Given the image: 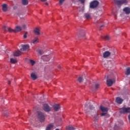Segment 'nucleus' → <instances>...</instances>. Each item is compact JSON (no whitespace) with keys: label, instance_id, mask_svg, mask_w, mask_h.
<instances>
[{"label":"nucleus","instance_id":"obj_12","mask_svg":"<svg viewBox=\"0 0 130 130\" xmlns=\"http://www.w3.org/2000/svg\"><path fill=\"white\" fill-rule=\"evenodd\" d=\"M22 28L20 26L17 25L15 27L14 29V33H18V32H20L22 31Z\"/></svg>","mask_w":130,"mask_h":130},{"label":"nucleus","instance_id":"obj_45","mask_svg":"<svg viewBox=\"0 0 130 130\" xmlns=\"http://www.w3.org/2000/svg\"><path fill=\"white\" fill-rule=\"evenodd\" d=\"M27 34H28V32H25L24 35H27Z\"/></svg>","mask_w":130,"mask_h":130},{"label":"nucleus","instance_id":"obj_37","mask_svg":"<svg viewBox=\"0 0 130 130\" xmlns=\"http://www.w3.org/2000/svg\"><path fill=\"white\" fill-rule=\"evenodd\" d=\"M26 24H23V25H22V29H26Z\"/></svg>","mask_w":130,"mask_h":130},{"label":"nucleus","instance_id":"obj_32","mask_svg":"<svg viewBox=\"0 0 130 130\" xmlns=\"http://www.w3.org/2000/svg\"><path fill=\"white\" fill-rule=\"evenodd\" d=\"M104 39H105V40H109V39H110V37L109 36H106L104 37Z\"/></svg>","mask_w":130,"mask_h":130},{"label":"nucleus","instance_id":"obj_51","mask_svg":"<svg viewBox=\"0 0 130 130\" xmlns=\"http://www.w3.org/2000/svg\"><path fill=\"white\" fill-rule=\"evenodd\" d=\"M1 49H3V48H1Z\"/></svg>","mask_w":130,"mask_h":130},{"label":"nucleus","instance_id":"obj_29","mask_svg":"<svg viewBox=\"0 0 130 130\" xmlns=\"http://www.w3.org/2000/svg\"><path fill=\"white\" fill-rule=\"evenodd\" d=\"M8 30L9 32H15V29H13L11 28V27H8Z\"/></svg>","mask_w":130,"mask_h":130},{"label":"nucleus","instance_id":"obj_2","mask_svg":"<svg viewBox=\"0 0 130 130\" xmlns=\"http://www.w3.org/2000/svg\"><path fill=\"white\" fill-rule=\"evenodd\" d=\"M120 113H122L123 114H125L127 113H130V107H123L120 109Z\"/></svg>","mask_w":130,"mask_h":130},{"label":"nucleus","instance_id":"obj_26","mask_svg":"<svg viewBox=\"0 0 130 130\" xmlns=\"http://www.w3.org/2000/svg\"><path fill=\"white\" fill-rule=\"evenodd\" d=\"M129 75H130V68L129 67L126 69L125 75L129 76Z\"/></svg>","mask_w":130,"mask_h":130},{"label":"nucleus","instance_id":"obj_38","mask_svg":"<svg viewBox=\"0 0 130 130\" xmlns=\"http://www.w3.org/2000/svg\"><path fill=\"white\" fill-rule=\"evenodd\" d=\"M3 113L5 115V116H8V112H5Z\"/></svg>","mask_w":130,"mask_h":130},{"label":"nucleus","instance_id":"obj_18","mask_svg":"<svg viewBox=\"0 0 130 130\" xmlns=\"http://www.w3.org/2000/svg\"><path fill=\"white\" fill-rule=\"evenodd\" d=\"M10 62L13 64L17 63L18 62V60L16 58L11 57L10 58Z\"/></svg>","mask_w":130,"mask_h":130},{"label":"nucleus","instance_id":"obj_23","mask_svg":"<svg viewBox=\"0 0 130 130\" xmlns=\"http://www.w3.org/2000/svg\"><path fill=\"white\" fill-rule=\"evenodd\" d=\"M100 109L103 112H106V111H108V108L103 106H101Z\"/></svg>","mask_w":130,"mask_h":130},{"label":"nucleus","instance_id":"obj_33","mask_svg":"<svg viewBox=\"0 0 130 130\" xmlns=\"http://www.w3.org/2000/svg\"><path fill=\"white\" fill-rule=\"evenodd\" d=\"M64 1L66 0H59V4L61 5L63 3H64Z\"/></svg>","mask_w":130,"mask_h":130},{"label":"nucleus","instance_id":"obj_44","mask_svg":"<svg viewBox=\"0 0 130 130\" xmlns=\"http://www.w3.org/2000/svg\"><path fill=\"white\" fill-rule=\"evenodd\" d=\"M8 84H9V85H10L11 82L10 81H8Z\"/></svg>","mask_w":130,"mask_h":130},{"label":"nucleus","instance_id":"obj_21","mask_svg":"<svg viewBox=\"0 0 130 130\" xmlns=\"http://www.w3.org/2000/svg\"><path fill=\"white\" fill-rule=\"evenodd\" d=\"M2 9L4 12H7V11H8V5L3 4L2 6Z\"/></svg>","mask_w":130,"mask_h":130},{"label":"nucleus","instance_id":"obj_15","mask_svg":"<svg viewBox=\"0 0 130 130\" xmlns=\"http://www.w3.org/2000/svg\"><path fill=\"white\" fill-rule=\"evenodd\" d=\"M53 108L55 111H58L60 109V106L58 104L54 105Z\"/></svg>","mask_w":130,"mask_h":130},{"label":"nucleus","instance_id":"obj_28","mask_svg":"<svg viewBox=\"0 0 130 130\" xmlns=\"http://www.w3.org/2000/svg\"><path fill=\"white\" fill-rule=\"evenodd\" d=\"M29 62L31 64V66H34L35 64V63H36V62H35V61L32 60V59H30L29 60Z\"/></svg>","mask_w":130,"mask_h":130},{"label":"nucleus","instance_id":"obj_50","mask_svg":"<svg viewBox=\"0 0 130 130\" xmlns=\"http://www.w3.org/2000/svg\"><path fill=\"white\" fill-rule=\"evenodd\" d=\"M80 36H80V35H79V36H78V37H80Z\"/></svg>","mask_w":130,"mask_h":130},{"label":"nucleus","instance_id":"obj_43","mask_svg":"<svg viewBox=\"0 0 130 130\" xmlns=\"http://www.w3.org/2000/svg\"><path fill=\"white\" fill-rule=\"evenodd\" d=\"M46 1H47V0H41V1H42V2H46Z\"/></svg>","mask_w":130,"mask_h":130},{"label":"nucleus","instance_id":"obj_11","mask_svg":"<svg viewBox=\"0 0 130 130\" xmlns=\"http://www.w3.org/2000/svg\"><path fill=\"white\" fill-rule=\"evenodd\" d=\"M111 54V52L109 51H106L103 54V57L104 58H107V57H109Z\"/></svg>","mask_w":130,"mask_h":130},{"label":"nucleus","instance_id":"obj_14","mask_svg":"<svg viewBox=\"0 0 130 130\" xmlns=\"http://www.w3.org/2000/svg\"><path fill=\"white\" fill-rule=\"evenodd\" d=\"M83 18L84 19H86L87 20H89V19H91V14H90V13H84Z\"/></svg>","mask_w":130,"mask_h":130},{"label":"nucleus","instance_id":"obj_22","mask_svg":"<svg viewBox=\"0 0 130 130\" xmlns=\"http://www.w3.org/2000/svg\"><path fill=\"white\" fill-rule=\"evenodd\" d=\"M46 130H53V124H49L47 126Z\"/></svg>","mask_w":130,"mask_h":130},{"label":"nucleus","instance_id":"obj_39","mask_svg":"<svg viewBox=\"0 0 130 130\" xmlns=\"http://www.w3.org/2000/svg\"><path fill=\"white\" fill-rule=\"evenodd\" d=\"M94 126H96V127H98V124H97L96 122L94 123Z\"/></svg>","mask_w":130,"mask_h":130},{"label":"nucleus","instance_id":"obj_40","mask_svg":"<svg viewBox=\"0 0 130 130\" xmlns=\"http://www.w3.org/2000/svg\"><path fill=\"white\" fill-rule=\"evenodd\" d=\"M57 68L60 70V69H61V66H60V65H58Z\"/></svg>","mask_w":130,"mask_h":130},{"label":"nucleus","instance_id":"obj_3","mask_svg":"<svg viewBox=\"0 0 130 130\" xmlns=\"http://www.w3.org/2000/svg\"><path fill=\"white\" fill-rule=\"evenodd\" d=\"M38 117L41 122H43L44 121V120L45 119V116L44 115V114L41 112H38Z\"/></svg>","mask_w":130,"mask_h":130},{"label":"nucleus","instance_id":"obj_9","mask_svg":"<svg viewBox=\"0 0 130 130\" xmlns=\"http://www.w3.org/2000/svg\"><path fill=\"white\" fill-rule=\"evenodd\" d=\"M43 110L46 112H49L51 110V108L47 104L43 105Z\"/></svg>","mask_w":130,"mask_h":130},{"label":"nucleus","instance_id":"obj_10","mask_svg":"<svg viewBox=\"0 0 130 130\" xmlns=\"http://www.w3.org/2000/svg\"><path fill=\"white\" fill-rule=\"evenodd\" d=\"M34 33L35 35L37 36H39V35H41V31H40V28L38 27H36L34 29Z\"/></svg>","mask_w":130,"mask_h":130},{"label":"nucleus","instance_id":"obj_1","mask_svg":"<svg viewBox=\"0 0 130 130\" xmlns=\"http://www.w3.org/2000/svg\"><path fill=\"white\" fill-rule=\"evenodd\" d=\"M84 110L86 113H89V114L93 115L94 121H97L99 119V115L98 112L94 110V107L90 103H86L85 105Z\"/></svg>","mask_w":130,"mask_h":130},{"label":"nucleus","instance_id":"obj_20","mask_svg":"<svg viewBox=\"0 0 130 130\" xmlns=\"http://www.w3.org/2000/svg\"><path fill=\"white\" fill-rule=\"evenodd\" d=\"M30 76L34 81H35V80L37 79V75H36V74L35 73H32Z\"/></svg>","mask_w":130,"mask_h":130},{"label":"nucleus","instance_id":"obj_46","mask_svg":"<svg viewBox=\"0 0 130 130\" xmlns=\"http://www.w3.org/2000/svg\"><path fill=\"white\" fill-rule=\"evenodd\" d=\"M6 28H7V27H6V26H4V29H6Z\"/></svg>","mask_w":130,"mask_h":130},{"label":"nucleus","instance_id":"obj_25","mask_svg":"<svg viewBox=\"0 0 130 130\" xmlns=\"http://www.w3.org/2000/svg\"><path fill=\"white\" fill-rule=\"evenodd\" d=\"M77 80L79 83H82V82L84 81V78H83V76H79L77 79Z\"/></svg>","mask_w":130,"mask_h":130},{"label":"nucleus","instance_id":"obj_30","mask_svg":"<svg viewBox=\"0 0 130 130\" xmlns=\"http://www.w3.org/2000/svg\"><path fill=\"white\" fill-rule=\"evenodd\" d=\"M100 85L98 83L95 84V90H97L98 89H99Z\"/></svg>","mask_w":130,"mask_h":130},{"label":"nucleus","instance_id":"obj_52","mask_svg":"<svg viewBox=\"0 0 130 130\" xmlns=\"http://www.w3.org/2000/svg\"><path fill=\"white\" fill-rule=\"evenodd\" d=\"M2 102H4V101H2Z\"/></svg>","mask_w":130,"mask_h":130},{"label":"nucleus","instance_id":"obj_48","mask_svg":"<svg viewBox=\"0 0 130 130\" xmlns=\"http://www.w3.org/2000/svg\"><path fill=\"white\" fill-rule=\"evenodd\" d=\"M116 126H117L116 125H115V127H116Z\"/></svg>","mask_w":130,"mask_h":130},{"label":"nucleus","instance_id":"obj_27","mask_svg":"<svg viewBox=\"0 0 130 130\" xmlns=\"http://www.w3.org/2000/svg\"><path fill=\"white\" fill-rule=\"evenodd\" d=\"M28 0H22V4L24 5V6L28 5Z\"/></svg>","mask_w":130,"mask_h":130},{"label":"nucleus","instance_id":"obj_19","mask_svg":"<svg viewBox=\"0 0 130 130\" xmlns=\"http://www.w3.org/2000/svg\"><path fill=\"white\" fill-rule=\"evenodd\" d=\"M122 101H123V100L119 97H118L116 99V102L118 103V104H121L122 103Z\"/></svg>","mask_w":130,"mask_h":130},{"label":"nucleus","instance_id":"obj_36","mask_svg":"<svg viewBox=\"0 0 130 130\" xmlns=\"http://www.w3.org/2000/svg\"><path fill=\"white\" fill-rule=\"evenodd\" d=\"M79 2L81 3V4H84L85 3V0H79Z\"/></svg>","mask_w":130,"mask_h":130},{"label":"nucleus","instance_id":"obj_16","mask_svg":"<svg viewBox=\"0 0 130 130\" xmlns=\"http://www.w3.org/2000/svg\"><path fill=\"white\" fill-rule=\"evenodd\" d=\"M123 11L124 13H125V14L128 15V14H130V8L128 7H125L123 8Z\"/></svg>","mask_w":130,"mask_h":130},{"label":"nucleus","instance_id":"obj_8","mask_svg":"<svg viewBox=\"0 0 130 130\" xmlns=\"http://www.w3.org/2000/svg\"><path fill=\"white\" fill-rule=\"evenodd\" d=\"M50 58H51L50 55H45L42 56V59H43L44 61H49Z\"/></svg>","mask_w":130,"mask_h":130},{"label":"nucleus","instance_id":"obj_17","mask_svg":"<svg viewBox=\"0 0 130 130\" xmlns=\"http://www.w3.org/2000/svg\"><path fill=\"white\" fill-rule=\"evenodd\" d=\"M22 52V51H15L13 54V56H20V55H21V53Z\"/></svg>","mask_w":130,"mask_h":130},{"label":"nucleus","instance_id":"obj_49","mask_svg":"<svg viewBox=\"0 0 130 130\" xmlns=\"http://www.w3.org/2000/svg\"><path fill=\"white\" fill-rule=\"evenodd\" d=\"M3 53L4 52H6V51H5V50H3Z\"/></svg>","mask_w":130,"mask_h":130},{"label":"nucleus","instance_id":"obj_34","mask_svg":"<svg viewBox=\"0 0 130 130\" xmlns=\"http://www.w3.org/2000/svg\"><path fill=\"white\" fill-rule=\"evenodd\" d=\"M85 11V8L83 7L79 11L80 13H83Z\"/></svg>","mask_w":130,"mask_h":130},{"label":"nucleus","instance_id":"obj_7","mask_svg":"<svg viewBox=\"0 0 130 130\" xmlns=\"http://www.w3.org/2000/svg\"><path fill=\"white\" fill-rule=\"evenodd\" d=\"M114 83H115V79H109L107 80V85L108 87H111V86L113 85Z\"/></svg>","mask_w":130,"mask_h":130},{"label":"nucleus","instance_id":"obj_13","mask_svg":"<svg viewBox=\"0 0 130 130\" xmlns=\"http://www.w3.org/2000/svg\"><path fill=\"white\" fill-rule=\"evenodd\" d=\"M39 39L38 37H35L32 40V42L31 43V44H37V43H39Z\"/></svg>","mask_w":130,"mask_h":130},{"label":"nucleus","instance_id":"obj_47","mask_svg":"<svg viewBox=\"0 0 130 130\" xmlns=\"http://www.w3.org/2000/svg\"><path fill=\"white\" fill-rule=\"evenodd\" d=\"M45 5H46L47 6L48 5V3H45Z\"/></svg>","mask_w":130,"mask_h":130},{"label":"nucleus","instance_id":"obj_41","mask_svg":"<svg viewBox=\"0 0 130 130\" xmlns=\"http://www.w3.org/2000/svg\"><path fill=\"white\" fill-rule=\"evenodd\" d=\"M23 37L25 39L27 38V35H24Z\"/></svg>","mask_w":130,"mask_h":130},{"label":"nucleus","instance_id":"obj_42","mask_svg":"<svg viewBox=\"0 0 130 130\" xmlns=\"http://www.w3.org/2000/svg\"><path fill=\"white\" fill-rule=\"evenodd\" d=\"M103 27H104V25H102V26H101V27H100V30H101V28H103Z\"/></svg>","mask_w":130,"mask_h":130},{"label":"nucleus","instance_id":"obj_6","mask_svg":"<svg viewBox=\"0 0 130 130\" xmlns=\"http://www.w3.org/2000/svg\"><path fill=\"white\" fill-rule=\"evenodd\" d=\"M98 5H99V2L97 1H94L90 3V7L91 9H94V8L98 7Z\"/></svg>","mask_w":130,"mask_h":130},{"label":"nucleus","instance_id":"obj_35","mask_svg":"<svg viewBox=\"0 0 130 130\" xmlns=\"http://www.w3.org/2000/svg\"><path fill=\"white\" fill-rule=\"evenodd\" d=\"M101 116H107V113H102L101 114Z\"/></svg>","mask_w":130,"mask_h":130},{"label":"nucleus","instance_id":"obj_24","mask_svg":"<svg viewBox=\"0 0 130 130\" xmlns=\"http://www.w3.org/2000/svg\"><path fill=\"white\" fill-rule=\"evenodd\" d=\"M66 129L67 130H74L75 127H74V126H73L72 125H70L69 126H67L66 127Z\"/></svg>","mask_w":130,"mask_h":130},{"label":"nucleus","instance_id":"obj_4","mask_svg":"<svg viewBox=\"0 0 130 130\" xmlns=\"http://www.w3.org/2000/svg\"><path fill=\"white\" fill-rule=\"evenodd\" d=\"M114 3L118 5V6L120 5H126L127 4V1L126 0H115Z\"/></svg>","mask_w":130,"mask_h":130},{"label":"nucleus","instance_id":"obj_31","mask_svg":"<svg viewBox=\"0 0 130 130\" xmlns=\"http://www.w3.org/2000/svg\"><path fill=\"white\" fill-rule=\"evenodd\" d=\"M37 52H38V53H39V54H42L43 53V51L42 50H41V49H38Z\"/></svg>","mask_w":130,"mask_h":130},{"label":"nucleus","instance_id":"obj_5","mask_svg":"<svg viewBox=\"0 0 130 130\" xmlns=\"http://www.w3.org/2000/svg\"><path fill=\"white\" fill-rule=\"evenodd\" d=\"M30 48V46L28 45H21L20 46V51H26V50H29Z\"/></svg>","mask_w":130,"mask_h":130}]
</instances>
